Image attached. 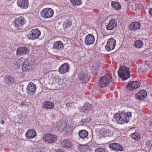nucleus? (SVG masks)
<instances>
[{"mask_svg": "<svg viewBox=\"0 0 152 152\" xmlns=\"http://www.w3.org/2000/svg\"><path fill=\"white\" fill-rule=\"evenodd\" d=\"M36 91V85L33 83L30 82L26 88L27 94L30 95H33Z\"/></svg>", "mask_w": 152, "mask_h": 152, "instance_id": "1a4fd4ad", "label": "nucleus"}, {"mask_svg": "<svg viewBox=\"0 0 152 152\" xmlns=\"http://www.w3.org/2000/svg\"><path fill=\"white\" fill-rule=\"evenodd\" d=\"M64 47L63 44L62 42L58 41L55 42L53 44V48L56 50H59Z\"/></svg>", "mask_w": 152, "mask_h": 152, "instance_id": "4be33fe9", "label": "nucleus"}, {"mask_svg": "<svg viewBox=\"0 0 152 152\" xmlns=\"http://www.w3.org/2000/svg\"><path fill=\"white\" fill-rule=\"evenodd\" d=\"M151 96L152 97V94H151Z\"/></svg>", "mask_w": 152, "mask_h": 152, "instance_id": "8fccbe9b", "label": "nucleus"}, {"mask_svg": "<svg viewBox=\"0 0 152 152\" xmlns=\"http://www.w3.org/2000/svg\"><path fill=\"white\" fill-rule=\"evenodd\" d=\"M109 147L113 150L117 151H122L124 150V147L121 145L117 143L110 144Z\"/></svg>", "mask_w": 152, "mask_h": 152, "instance_id": "4468645a", "label": "nucleus"}, {"mask_svg": "<svg viewBox=\"0 0 152 152\" xmlns=\"http://www.w3.org/2000/svg\"><path fill=\"white\" fill-rule=\"evenodd\" d=\"M143 46V42L140 40H137L135 42L134 46L137 48H142Z\"/></svg>", "mask_w": 152, "mask_h": 152, "instance_id": "c756f323", "label": "nucleus"}, {"mask_svg": "<svg viewBox=\"0 0 152 152\" xmlns=\"http://www.w3.org/2000/svg\"><path fill=\"white\" fill-rule=\"evenodd\" d=\"M109 131L108 129L105 128H103L102 130V134L103 135L104 134L107 133Z\"/></svg>", "mask_w": 152, "mask_h": 152, "instance_id": "ea45409f", "label": "nucleus"}, {"mask_svg": "<svg viewBox=\"0 0 152 152\" xmlns=\"http://www.w3.org/2000/svg\"><path fill=\"white\" fill-rule=\"evenodd\" d=\"M146 144L148 146H150L151 145V142L150 141H148L147 142H146Z\"/></svg>", "mask_w": 152, "mask_h": 152, "instance_id": "79ce46f5", "label": "nucleus"}, {"mask_svg": "<svg viewBox=\"0 0 152 152\" xmlns=\"http://www.w3.org/2000/svg\"><path fill=\"white\" fill-rule=\"evenodd\" d=\"M102 114H104L102 115H101V119L103 120L104 119H105L107 117V115L106 114H104V113L102 112Z\"/></svg>", "mask_w": 152, "mask_h": 152, "instance_id": "a19ab883", "label": "nucleus"}, {"mask_svg": "<svg viewBox=\"0 0 152 152\" xmlns=\"http://www.w3.org/2000/svg\"><path fill=\"white\" fill-rule=\"evenodd\" d=\"M130 136L132 138L135 139L137 140H138L140 138L139 134L136 132L132 133Z\"/></svg>", "mask_w": 152, "mask_h": 152, "instance_id": "f704fd0d", "label": "nucleus"}, {"mask_svg": "<svg viewBox=\"0 0 152 152\" xmlns=\"http://www.w3.org/2000/svg\"><path fill=\"white\" fill-rule=\"evenodd\" d=\"M70 2L73 5L76 6L81 4L82 1L81 0H70Z\"/></svg>", "mask_w": 152, "mask_h": 152, "instance_id": "72a5a7b5", "label": "nucleus"}, {"mask_svg": "<svg viewBox=\"0 0 152 152\" xmlns=\"http://www.w3.org/2000/svg\"><path fill=\"white\" fill-rule=\"evenodd\" d=\"M37 136L35 131L33 129L28 130L26 132V136L28 139H32Z\"/></svg>", "mask_w": 152, "mask_h": 152, "instance_id": "a211bd4d", "label": "nucleus"}, {"mask_svg": "<svg viewBox=\"0 0 152 152\" xmlns=\"http://www.w3.org/2000/svg\"><path fill=\"white\" fill-rule=\"evenodd\" d=\"M88 120L87 119H83L81 121L80 123L81 124L83 125H86L87 123L88 122Z\"/></svg>", "mask_w": 152, "mask_h": 152, "instance_id": "58836bf2", "label": "nucleus"}, {"mask_svg": "<svg viewBox=\"0 0 152 152\" xmlns=\"http://www.w3.org/2000/svg\"><path fill=\"white\" fill-rule=\"evenodd\" d=\"M69 66L68 63H64L58 68V71L61 74H64L69 72Z\"/></svg>", "mask_w": 152, "mask_h": 152, "instance_id": "ddd939ff", "label": "nucleus"}, {"mask_svg": "<svg viewBox=\"0 0 152 152\" xmlns=\"http://www.w3.org/2000/svg\"><path fill=\"white\" fill-rule=\"evenodd\" d=\"M149 12V14L152 16V8L150 9Z\"/></svg>", "mask_w": 152, "mask_h": 152, "instance_id": "c03bdc74", "label": "nucleus"}, {"mask_svg": "<svg viewBox=\"0 0 152 152\" xmlns=\"http://www.w3.org/2000/svg\"><path fill=\"white\" fill-rule=\"evenodd\" d=\"M21 105L22 106H25L26 105V102H23L21 103Z\"/></svg>", "mask_w": 152, "mask_h": 152, "instance_id": "a18cd8bd", "label": "nucleus"}, {"mask_svg": "<svg viewBox=\"0 0 152 152\" xmlns=\"http://www.w3.org/2000/svg\"><path fill=\"white\" fill-rule=\"evenodd\" d=\"M111 6L114 8L116 10H119L121 8V6L119 3L116 1H113L111 2Z\"/></svg>", "mask_w": 152, "mask_h": 152, "instance_id": "bb28decb", "label": "nucleus"}, {"mask_svg": "<svg viewBox=\"0 0 152 152\" xmlns=\"http://www.w3.org/2000/svg\"><path fill=\"white\" fill-rule=\"evenodd\" d=\"M72 25V22L69 20H65L63 24V27L64 29L69 28Z\"/></svg>", "mask_w": 152, "mask_h": 152, "instance_id": "7c9ffc66", "label": "nucleus"}, {"mask_svg": "<svg viewBox=\"0 0 152 152\" xmlns=\"http://www.w3.org/2000/svg\"><path fill=\"white\" fill-rule=\"evenodd\" d=\"M61 80V78L58 76H56L53 78V80L56 83H58Z\"/></svg>", "mask_w": 152, "mask_h": 152, "instance_id": "e433bc0d", "label": "nucleus"}, {"mask_svg": "<svg viewBox=\"0 0 152 152\" xmlns=\"http://www.w3.org/2000/svg\"><path fill=\"white\" fill-rule=\"evenodd\" d=\"M53 10L50 8H46L42 9L40 12L41 17L44 19L49 18L53 16Z\"/></svg>", "mask_w": 152, "mask_h": 152, "instance_id": "39448f33", "label": "nucleus"}, {"mask_svg": "<svg viewBox=\"0 0 152 152\" xmlns=\"http://www.w3.org/2000/svg\"><path fill=\"white\" fill-rule=\"evenodd\" d=\"M113 80L112 77L108 74L101 77L99 80L98 86L100 88H103L106 87Z\"/></svg>", "mask_w": 152, "mask_h": 152, "instance_id": "7ed1b4c3", "label": "nucleus"}, {"mask_svg": "<svg viewBox=\"0 0 152 152\" xmlns=\"http://www.w3.org/2000/svg\"><path fill=\"white\" fill-rule=\"evenodd\" d=\"M106 151L105 149L101 148H97L95 150V152H106Z\"/></svg>", "mask_w": 152, "mask_h": 152, "instance_id": "c9c22d12", "label": "nucleus"}, {"mask_svg": "<svg viewBox=\"0 0 152 152\" xmlns=\"http://www.w3.org/2000/svg\"><path fill=\"white\" fill-rule=\"evenodd\" d=\"M17 4L20 8L26 9L28 7L29 0H18Z\"/></svg>", "mask_w": 152, "mask_h": 152, "instance_id": "f8f14e48", "label": "nucleus"}, {"mask_svg": "<svg viewBox=\"0 0 152 152\" xmlns=\"http://www.w3.org/2000/svg\"><path fill=\"white\" fill-rule=\"evenodd\" d=\"M1 124H3L4 123V121L3 120H1Z\"/></svg>", "mask_w": 152, "mask_h": 152, "instance_id": "49530a36", "label": "nucleus"}, {"mask_svg": "<svg viewBox=\"0 0 152 152\" xmlns=\"http://www.w3.org/2000/svg\"><path fill=\"white\" fill-rule=\"evenodd\" d=\"M95 40L94 36L92 34L86 35L85 38L84 42L86 45H90L93 44Z\"/></svg>", "mask_w": 152, "mask_h": 152, "instance_id": "9d476101", "label": "nucleus"}, {"mask_svg": "<svg viewBox=\"0 0 152 152\" xmlns=\"http://www.w3.org/2000/svg\"><path fill=\"white\" fill-rule=\"evenodd\" d=\"M150 126L152 128V121H151L150 122Z\"/></svg>", "mask_w": 152, "mask_h": 152, "instance_id": "de8ad7c7", "label": "nucleus"}, {"mask_svg": "<svg viewBox=\"0 0 152 152\" xmlns=\"http://www.w3.org/2000/svg\"><path fill=\"white\" fill-rule=\"evenodd\" d=\"M78 78L81 82L84 83H86L89 80V76L88 74H84L81 72L79 74Z\"/></svg>", "mask_w": 152, "mask_h": 152, "instance_id": "2eb2a0df", "label": "nucleus"}, {"mask_svg": "<svg viewBox=\"0 0 152 152\" xmlns=\"http://www.w3.org/2000/svg\"><path fill=\"white\" fill-rule=\"evenodd\" d=\"M15 81V79L12 76L6 75L5 76L4 82L6 84L10 85Z\"/></svg>", "mask_w": 152, "mask_h": 152, "instance_id": "393cba45", "label": "nucleus"}, {"mask_svg": "<svg viewBox=\"0 0 152 152\" xmlns=\"http://www.w3.org/2000/svg\"><path fill=\"white\" fill-rule=\"evenodd\" d=\"M54 106V104L53 102L47 101L43 103V108L50 109H53Z\"/></svg>", "mask_w": 152, "mask_h": 152, "instance_id": "b1692460", "label": "nucleus"}, {"mask_svg": "<svg viewBox=\"0 0 152 152\" xmlns=\"http://www.w3.org/2000/svg\"><path fill=\"white\" fill-rule=\"evenodd\" d=\"M41 34V32L38 29H33L29 32L28 38L30 39L34 40L38 39Z\"/></svg>", "mask_w": 152, "mask_h": 152, "instance_id": "423d86ee", "label": "nucleus"}, {"mask_svg": "<svg viewBox=\"0 0 152 152\" xmlns=\"http://www.w3.org/2000/svg\"><path fill=\"white\" fill-rule=\"evenodd\" d=\"M140 86L139 82L136 81H131L126 86V88L130 90H133L138 88Z\"/></svg>", "mask_w": 152, "mask_h": 152, "instance_id": "dca6fc26", "label": "nucleus"}, {"mask_svg": "<svg viewBox=\"0 0 152 152\" xmlns=\"http://www.w3.org/2000/svg\"><path fill=\"white\" fill-rule=\"evenodd\" d=\"M32 65V63L31 61L26 59L24 60L22 66V69L23 72L28 71Z\"/></svg>", "mask_w": 152, "mask_h": 152, "instance_id": "9b49d317", "label": "nucleus"}, {"mask_svg": "<svg viewBox=\"0 0 152 152\" xmlns=\"http://www.w3.org/2000/svg\"><path fill=\"white\" fill-rule=\"evenodd\" d=\"M78 149L80 152H86L89 150V147L88 145H80Z\"/></svg>", "mask_w": 152, "mask_h": 152, "instance_id": "c85d7f7f", "label": "nucleus"}, {"mask_svg": "<svg viewBox=\"0 0 152 152\" xmlns=\"http://www.w3.org/2000/svg\"><path fill=\"white\" fill-rule=\"evenodd\" d=\"M61 145L63 147L69 148L71 147L72 142L69 140H64L61 142Z\"/></svg>", "mask_w": 152, "mask_h": 152, "instance_id": "a878e982", "label": "nucleus"}, {"mask_svg": "<svg viewBox=\"0 0 152 152\" xmlns=\"http://www.w3.org/2000/svg\"><path fill=\"white\" fill-rule=\"evenodd\" d=\"M28 52L27 48L26 47H22L18 48L17 50L16 55L21 56L27 54Z\"/></svg>", "mask_w": 152, "mask_h": 152, "instance_id": "f3484780", "label": "nucleus"}, {"mask_svg": "<svg viewBox=\"0 0 152 152\" xmlns=\"http://www.w3.org/2000/svg\"><path fill=\"white\" fill-rule=\"evenodd\" d=\"M67 124V122L66 121H64L61 125L58 126L57 127L58 131L60 132L63 131L64 129L66 127Z\"/></svg>", "mask_w": 152, "mask_h": 152, "instance_id": "473e14b6", "label": "nucleus"}, {"mask_svg": "<svg viewBox=\"0 0 152 152\" xmlns=\"http://www.w3.org/2000/svg\"><path fill=\"white\" fill-rule=\"evenodd\" d=\"M31 152H42V149L40 148H33L31 151Z\"/></svg>", "mask_w": 152, "mask_h": 152, "instance_id": "4c0bfd02", "label": "nucleus"}, {"mask_svg": "<svg viewBox=\"0 0 152 152\" xmlns=\"http://www.w3.org/2000/svg\"><path fill=\"white\" fill-rule=\"evenodd\" d=\"M55 152H65L63 150L60 149L57 150Z\"/></svg>", "mask_w": 152, "mask_h": 152, "instance_id": "37998d69", "label": "nucleus"}, {"mask_svg": "<svg viewBox=\"0 0 152 152\" xmlns=\"http://www.w3.org/2000/svg\"><path fill=\"white\" fill-rule=\"evenodd\" d=\"M130 72L128 68L123 66H121L118 71V76L122 79L125 80L130 77Z\"/></svg>", "mask_w": 152, "mask_h": 152, "instance_id": "f03ea898", "label": "nucleus"}, {"mask_svg": "<svg viewBox=\"0 0 152 152\" xmlns=\"http://www.w3.org/2000/svg\"><path fill=\"white\" fill-rule=\"evenodd\" d=\"M116 40L113 38L109 39L105 46V49L108 51L113 50L116 45Z\"/></svg>", "mask_w": 152, "mask_h": 152, "instance_id": "6e6552de", "label": "nucleus"}, {"mask_svg": "<svg viewBox=\"0 0 152 152\" xmlns=\"http://www.w3.org/2000/svg\"><path fill=\"white\" fill-rule=\"evenodd\" d=\"M117 25V22L113 19H112L109 20L108 24L106 26V28L107 30H111Z\"/></svg>", "mask_w": 152, "mask_h": 152, "instance_id": "412c9836", "label": "nucleus"}, {"mask_svg": "<svg viewBox=\"0 0 152 152\" xmlns=\"http://www.w3.org/2000/svg\"><path fill=\"white\" fill-rule=\"evenodd\" d=\"M26 22V20L23 16H20L15 18L13 24L15 28L18 30H21Z\"/></svg>", "mask_w": 152, "mask_h": 152, "instance_id": "20e7f679", "label": "nucleus"}, {"mask_svg": "<svg viewBox=\"0 0 152 152\" xmlns=\"http://www.w3.org/2000/svg\"><path fill=\"white\" fill-rule=\"evenodd\" d=\"M57 139L56 136L50 133L45 134L43 137L44 141L49 143L54 142L56 141Z\"/></svg>", "mask_w": 152, "mask_h": 152, "instance_id": "0eeeda50", "label": "nucleus"}, {"mask_svg": "<svg viewBox=\"0 0 152 152\" xmlns=\"http://www.w3.org/2000/svg\"><path fill=\"white\" fill-rule=\"evenodd\" d=\"M140 27V24L137 22H132L130 23L129 26V29L131 31L136 30Z\"/></svg>", "mask_w": 152, "mask_h": 152, "instance_id": "aec40b11", "label": "nucleus"}, {"mask_svg": "<svg viewBox=\"0 0 152 152\" xmlns=\"http://www.w3.org/2000/svg\"><path fill=\"white\" fill-rule=\"evenodd\" d=\"M24 61V60L23 58L17 59L15 64L16 68L17 69L20 68L21 65H23Z\"/></svg>", "mask_w": 152, "mask_h": 152, "instance_id": "2f4dec72", "label": "nucleus"}, {"mask_svg": "<svg viewBox=\"0 0 152 152\" xmlns=\"http://www.w3.org/2000/svg\"><path fill=\"white\" fill-rule=\"evenodd\" d=\"M91 105L88 103H86L84 104L83 107L80 108L81 112L83 113H87L90 110Z\"/></svg>", "mask_w": 152, "mask_h": 152, "instance_id": "5701e85b", "label": "nucleus"}, {"mask_svg": "<svg viewBox=\"0 0 152 152\" xmlns=\"http://www.w3.org/2000/svg\"><path fill=\"white\" fill-rule=\"evenodd\" d=\"M147 95L145 90H141L136 94L135 97L138 99H142L145 98Z\"/></svg>", "mask_w": 152, "mask_h": 152, "instance_id": "6ab92c4d", "label": "nucleus"}, {"mask_svg": "<svg viewBox=\"0 0 152 152\" xmlns=\"http://www.w3.org/2000/svg\"><path fill=\"white\" fill-rule=\"evenodd\" d=\"M88 132L87 131L82 130L79 132L78 135L80 138L83 139L88 136Z\"/></svg>", "mask_w": 152, "mask_h": 152, "instance_id": "cd10ccee", "label": "nucleus"}, {"mask_svg": "<svg viewBox=\"0 0 152 152\" xmlns=\"http://www.w3.org/2000/svg\"><path fill=\"white\" fill-rule=\"evenodd\" d=\"M69 104L68 103H67L66 104V106L67 107H69Z\"/></svg>", "mask_w": 152, "mask_h": 152, "instance_id": "09e8293b", "label": "nucleus"}, {"mask_svg": "<svg viewBox=\"0 0 152 152\" xmlns=\"http://www.w3.org/2000/svg\"><path fill=\"white\" fill-rule=\"evenodd\" d=\"M132 116L130 112H122L120 113H116L114 115L113 120L117 124H123L124 123H128L129 121V118Z\"/></svg>", "mask_w": 152, "mask_h": 152, "instance_id": "f257e3e1", "label": "nucleus"}]
</instances>
